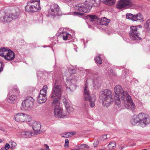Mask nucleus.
<instances>
[{
	"label": "nucleus",
	"instance_id": "nucleus-1",
	"mask_svg": "<svg viewBox=\"0 0 150 150\" xmlns=\"http://www.w3.org/2000/svg\"><path fill=\"white\" fill-rule=\"evenodd\" d=\"M115 94V102L116 105L122 108H127L134 110L136 106L131 96L128 93L124 91L119 85H116L114 87Z\"/></svg>",
	"mask_w": 150,
	"mask_h": 150
},
{
	"label": "nucleus",
	"instance_id": "nucleus-2",
	"mask_svg": "<svg viewBox=\"0 0 150 150\" xmlns=\"http://www.w3.org/2000/svg\"><path fill=\"white\" fill-rule=\"evenodd\" d=\"M131 123L134 126L138 124L141 127H144L150 123V117L146 113H140L133 116Z\"/></svg>",
	"mask_w": 150,
	"mask_h": 150
},
{
	"label": "nucleus",
	"instance_id": "nucleus-3",
	"mask_svg": "<svg viewBox=\"0 0 150 150\" xmlns=\"http://www.w3.org/2000/svg\"><path fill=\"white\" fill-rule=\"evenodd\" d=\"M99 98L100 100L101 101L103 106L105 107H108L110 106L113 103L114 101L111 91L108 89L100 91Z\"/></svg>",
	"mask_w": 150,
	"mask_h": 150
},
{
	"label": "nucleus",
	"instance_id": "nucleus-4",
	"mask_svg": "<svg viewBox=\"0 0 150 150\" xmlns=\"http://www.w3.org/2000/svg\"><path fill=\"white\" fill-rule=\"evenodd\" d=\"M100 3L99 0H86V3L79 4L76 5V9L80 12L88 13L92 8L91 5L98 6Z\"/></svg>",
	"mask_w": 150,
	"mask_h": 150
},
{
	"label": "nucleus",
	"instance_id": "nucleus-5",
	"mask_svg": "<svg viewBox=\"0 0 150 150\" xmlns=\"http://www.w3.org/2000/svg\"><path fill=\"white\" fill-rule=\"evenodd\" d=\"M62 92V86L60 85L56 84L53 85L51 94V98L53 101L52 105L59 103V100L60 98Z\"/></svg>",
	"mask_w": 150,
	"mask_h": 150
},
{
	"label": "nucleus",
	"instance_id": "nucleus-6",
	"mask_svg": "<svg viewBox=\"0 0 150 150\" xmlns=\"http://www.w3.org/2000/svg\"><path fill=\"white\" fill-rule=\"evenodd\" d=\"M40 0L30 1L28 3L25 8V11L28 12H36L40 9Z\"/></svg>",
	"mask_w": 150,
	"mask_h": 150
},
{
	"label": "nucleus",
	"instance_id": "nucleus-7",
	"mask_svg": "<svg viewBox=\"0 0 150 150\" xmlns=\"http://www.w3.org/2000/svg\"><path fill=\"white\" fill-rule=\"evenodd\" d=\"M87 80L85 83V86L84 87V97L85 100H89L90 105L91 107H93L95 105V102L96 100V96L94 95L90 96L89 91L88 88Z\"/></svg>",
	"mask_w": 150,
	"mask_h": 150
},
{
	"label": "nucleus",
	"instance_id": "nucleus-8",
	"mask_svg": "<svg viewBox=\"0 0 150 150\" xmlns=\"http://www.w3.org/2000/svg\"><path fill=\"white\" fill-rule=\"evenodd\" d=\"M52 105L54 107V116L58 118H63L67 117V113H65L63 109L60 106L59 103H55Z\"/></svg>",
	"mask_w": 150,
	"mask_h": 150
},
{
	"label": "nucleus",
	"instance_id": "nucleus-9",
	"mask_svg": "<svg viewBox=\"0 0 150 150\" xmlns=\"http://www.w3.org/2000/svg\"><path fill=\"white\" fill-rule=\"evenodd\" d=\"M14 119L18 122H27L31 120V117L28 115L23 113H19L16 114Z\"/></svg>",
	"mask_w": 150,
	"mask_h": 150
},
{
	"label": "nucleus",
	"instance_id": "nucleus-10",
	"mask_svg": "<svg viewBox=\"0 0 150 150\" xmlns=\"http://www.w3.org/2000/svg\"><path fill=\"white\" fill-rule=\"evenodd\" d=\"M87 17L91 22H94V23L95 24L97 23V22L99 21V23L100 24L106 25L110 21V19H108L105 17H103L100 20L96 15H89Z\"/></svg>",
	"mask_w": 150,
	"mask_h": 150
},
{
	"label": "nucleus",
	"instance_id": "nucleus-11",
	"mask_svg": "<svg viewBox=\"0 0 150 150\" xmlns=\"http://www.w3.org/2000/svg\"><path fill=\"white\" fill-rule=\"evenodd\" d=\"M34 101V99L32 97L27 98L22 103V108L25 110H30L33 106Z\"/></svg>",
	"mask_w": 150,
	"mask_h": 150
},
{
	"label": "nucleus",
	"instance_id": "nucleus-12",
	"mask_svg": "<svg viewBox=\"0 0 150 150\" xmlns=\"http://www.w3.org/2000/svg\"><path fill=\"white\" fill-rule=\"evenodd\" d=\"M129 35L130 38L132 40H138L141 39L137 26H134L130 27Z\"/></svg>",
	"mask_w": 150,
	"mask_h": 150
},
{
	"label": "nucleus",
	"instance_id": "nucleus-13",
	"mask_svg": "<svg viewBox=\"0 0 150 150\" xmlns=\"http://www.w3.org/2000/svg\"><path fill=\"white\" fill-rule=\"evenodd\" d=\"M30 125L33 130V134H38L41 133L42 131L41 130V125L39 122L33 121L30 123Z\"/></svg>",
	"mask_w": 150,
	"mask_h": 150
},
{
	"label": "nucleus",
	"instance_id": "nucleus-14",
	"mask_svg": "<svg viewBox=\"0 0 150 150\" xmlns=\"http://www.w3.org/2000/svg\"><path fill=\"white\" fill-rule=\"evenodd\" d=\"M18 15L16 14L15 15L11 14H10L6 13L3 17H1V14H0V21L4 22H10L13 20H14L18 18Z\"/></svg>",
	"mask_w": 150,
	"mask_h": 150
},
{
	"label": "nucleus",
	"instance_id": "nucleus-15",
	"mask_svg": "<svg viewBox=\"0 0 150 150\" xmlns=\"http://www.w3.org/2000/svg\"><path fill=\"white\" fill-rule=\"evenodd\" d=\"M126 17L127 18L133 21L142 22L144 21L143 16L140 13L135 15H133L131 13H128L126 14Z\"/></svg>",
	"mask_w": 150,
	"mask_h": 150
},
{
	"label": "nucleus",
	"instance_id": "nucleus-16",
	"mask_svg": "<svg viewBox=\"0 0 150 150\" xmlns=\"http://www.w3.org/2000/svg\"><path fill=\"white\" fill-rule=\"evenodd\" d=\"M60 8L57 4H53L51 6L48 10V14L49 16H58L60 11Z\"/></svg>",
	"mask_w": 150,
	"mask_h": 150
},
{
	"label": "nucleus",
	"instance_id": "nucleus-17",
	"mask_svg": "<svg viewBox=\"0 0 150 150\" xmlns=\"http://www.w3.org/2000/svg\"><path fill=\"white\" fill-rule=\"evenodd\" d=\"M131 4V0H120L117 2L116 7L118 9H122L130 5Z\"/></svg>",
	"mask_w": 150,
	"mask_h": 150
},
{
	"label": "nucleus",
	"instance_id": "nucleus-18",
	"mask_svg": "<svg viewBox=\"0 0 150 150\" xmlns=\"http://www.w3.org/2000/svg\"><path fill=\"white\" fill-rule=\"evenodd\" d=\"M15 56L14 53L11 50H8L6 54L5 55L4 58L7 61H12L13 60Z\"/></svg>",
	"mask_w": 150,
	"mask_h": 150
},
{
	"label": "nucleus",
	"instance_id": "nucleus-19",
	"mask_svg": "<svg viewBox=\"0 0 150 150\" xmlns=\"http://www.w3.org/2000/svg\"><path fill=\"white\" fill-rule=\"evenodd\" d=\"M33 134V133L31 132L27 131L19 132L18 134L21 137L28 138L31 137Z\"/></svg>",
	"mask_w": 150,
	"mask_h": 150
},
{
	"label": "nucleus",
	"instance_id": "nucleus-20",
	"mask_svg": "<svg viewBox=\"0 0 150 150\" xmlns=\"http://www.w3.org/2000/svg\"><path fill=\"white\" fill-rule=\"evenodd\" d=\"M47 100L46 96L39 95L37 99V101L40 103H42L45 102Z\"/></svg>",
	"mask_w": 150,
	"mask_h": 150
},
{
	"label": "nucleus",
	"instance_id": "nucleus-21",
	"mask_svg": "<svg viewBox=\"0 0 150 150\" xmlns=\"http://www.w3.org/2000/svg\"><path fill=\"white\" fill-rule=\"evenodd\" d=\"M65 108L66 110L65 111V112L66 114L67 113V117L69 116V113L73 111L74 109L71 106L69 105V104L68 105H66Z\"/></svg>",
	"mask_w": 150,
	"mask_h": 150
},
{
	"label": "nucleus",
	"instance_id": "nucleus-22",
	"mask_svg": "<svg viewBox=\"0 0 150 150\" xmlns=\"http://www.w3.org/2000/svg\"><path fill=\"white\" fill-rule=\"evenodd\" d=\"M8 50H7L4 47H1L0 48V56L3 57L4 58L5 55L6 54Z\"/></svg>",
	"mask_w": 150,
	"mask_h": 150
},
{
	"label": "nucleus",
	"instance_id": "nucleus-23",
	"mask_svg": "<svg viewBox=\"0 0 150 150\" xmlns=\"http://www.w3.org/2000/svg\"><path fill=\"white\" fill-rule=\"evenodd\" d=\"M47 86V85L43 86L42 88L40 91L39 95L46 96Z\"/></svg>",
	"mask_w": 150,
	"mask_h": 150
},
{
	"label": "nucleus",
	"instance_id": "nucleus-24",
	"mask_svg": "<svg viewBox=\"0 0 150 150\" xmlns=\"http://www.w3.org/2000/svg\"><path fill=\"white\" fill-rule=\"evenodd\" d=\"M73 81V80H67L66 81L65 85L67 88H69L71 89L73 88V86L75 87V85L73 84H71V83Z\"/></svg>",
	"mask_w": 150,
	"mask_h": 150
},
{
	"label": "nucleus",
	"instance_id": "nucleus-25",
	"mask_svg": "<svg viewBox=\"0 0 150 150\" xmlns=\"http://www.w3.org/2000/svg\"><path fill=\"white\" fill-rule=\"evenodd\" d=\"M16 99V97L15 96L12 95L7 100V101L8 103H12Z\"/></svg>",
	"mask_w": 150,
	"mask_h": 150
},
{
	"label": "nucleus",
	"instance_id": "nucleus-26",
	"mask_svg": "<svg viewBox=\"0 0 150 150\" xmlns=\"http://www.w3.org/2000/svg\"><path fill=\"white\" fill-rule=\"evenodd\" d=\"M116 0H105V3L107 5H111L115 4Z\"/></svg>",
	"mask_w": 150,
	"mask_h": 150
},
{
	"label": "nucleus",
	"instance_id": "nucleus-27",
	"mask_svg": "<svg viewBox=\"0 0 150 150\" xmlns=\"http://www.w3.org/2000/svg\"><path fill=\"white\" fill-rule=\"evenodd\" d=\"M116 144L115 142H112L108 145V147L109 149H112L116 147Z\"/></svg>",
	"mask_w": 150,
	"mask_h": 150
},
{
	"label": "nucleus",
	"instance_id": "nucleus-28",
	"mask_svg": "<svg viewBox=\"0 0 150 150\" xmlns=\"http://www.w3.org/2000/svg\"><path fill=\"white\" fill-rule=\"evenodd\" d=\"M63 39L64 40H66L68 38L71 36V35L67 32H64L63 33Z\"/></svg>",
	"mask_w": 150,
	"mask_h": 150
},
{
	"label": "nucleus",
	"instance_id": "nucleus-29",
	"mask_svg": "<svg viewBox=\"0 0 150 150\" xmlns=\"http://www.w3.org/2000/svg\"><path fill=\"white\" fill-rule=\"evenodd\" d=\"M9 144L10 146V148L12 149H13L17 145V144L13 141H10Z\"/></svg>",
	"mask_w": 150,
	"mask_h": 150
},
{
	"label": "nucleus",
	"instance_id": "nucleus-30",
	"mask_svg": "<svg viewBox=\"0 0 150 150\" xmlns=\"http://www.w3.org/2000/svg\"><path fill=\"white\" fill-rule=\"evenodd\" d=\"M145 26L147 30H150V19L146 21Z\"/></svg>",
	"mask_w": 150,
	"mask_h": 150
},
{
	"label": "nucleus",
	"instance_id": "nucleus-31",
	"mask_svg": "<svg viewBox=\"0 0 150 150\" xmlns=\"http://www.w3.org/2000/svg\"><path fill=\"white\" fill-rule=\"evenodd\" d=\"M95 60L97 63L99 64H101L102 63V59L99 56L96 57L95 58Z\"/></svg>",
	"mask_w": 150,
	"mask_h": 150
},
{
	"label": "nucleus",
	"instance_id": "nucleus-32",
	"mask_svg": "<svg viewBox=\"0 0 150 150\" xmlns=\"http://www.w3.org/2000/svg\"><path fill=\"white\" fill-rule=\"evenodd\" d=\"M89 146L86 144H83L80 145L79 147V149H83L85 148H88Z\"/></svg>",
	"mask_w": 150,
	"mask_h": 150
},
{
	"label": "nucleus",
	"instance_id": "nucleus-33",
	"mask_svg": "<svg viewBox=\"0 0 150 150\" xmlns=\"http://www.w3.org/2000/svg\"><path fill=\"white\" fill-rule=\"evenodd\" d=\"M62 102L64 105L65 106L66 105H68L69 104L68 103V101L67 99L65 98H64L62 99Z\"/></svg>",
	"mask_w": 150,
	"mask_h": 150
},
{
	"label": "nucleus",
	"instance_id": "nucleus-34",
	"mask_svg": "<svg viewBox=\"0 0 150 150\" xmlns=\"http://www.w3.org/2000/svg\"><path fill=\"white\" fill-rule=\"evenodd\" d=\"M68 132H65L64 133H62L61 134V135L62 137L65 138H68Z\"/></svg>",
	"mask_w": 150,
	"mask_h": 150
},
{
	"label": "nucleus",
	"instance_id": "nucleus-35",
	"mask_svg": "<svg viewBox=\"0 0 150 150\" xmlns=\"http://www.w3.org/2000/svg\"><path fill=\"white\" fill-rule=\"evenodd\" d=\"M65 144L64 146L65 147H69V140L67 139H65Z\"/></svg>",
	"mask_w": 150,
	"mask_h": 150
},
{
	"label": "nucleus",
	"instance_id": "nucleus-36",
	"mask_svg": "<svg viewBox=\"0 0 150 150\" xmlns=\"http://www.w3.org/2000/svg\"><path fill=\"white\" fill-rule=\"evenodd\" d=\"M74 14L76 15L79 16H82L83 15V13L78 12H76L74 13Z\"/></svg>",
	"mask_w": 150,
	"mask_h": 150
},
{
	"label": "nucleus",
	"instance_id": "nucleus-37",
	"mask_svg": "<svg viewBox=\"0 0 150 150\" xmlns=\"http://www.w3.org/2000/svg\"><path fill=\"white\" fill-rule=\"evenodd\" d=\"M5 150H8L9 148H10V146L9 144L6 143L4 147Z\"/></svg>",
	"mask_w": 150,
	"mask_h": 150
},
{
	"label": "nucleus",
	"instance_id": "nucleus-38",
	"mask_svg": "<svg viewBox=\"0 0 150 150\" xmlns=\"http://www.w3.org/2000/svg\"><path fill=\"white\" fill-rule=\"evenodd\" d=\"M107 138V136L106 134H104L100 137V139L102 140H104Z\"/></svg>",
	"mask_w": 150,
	"mask_h": 150
},
{
	"label": "nucleus",
	"instance_id": "nucleus-39",
	"mask_svg": "<svg viewBox=\"0 0 150 150\" xmlns=\"http://www.w3.org/2000/svg\"><path fill=\"white\" fill-rule=\"evenodd\" d=\"M99 141L98 140H96L94 141L93 143V145L94 147H96L98 144Z\"/></svg>",
	"mask_w": 150,
	"mask_h": 150
},
{
	"label": "nucleus",
	"instance_id": "nucleus-40",
	"mask_svg": "<svg viewBox=\"0 0 150 150\" xmlns=\"http://www.w3.org/2000/svg\"><path fill=\"white\" fill-rule=\"evenodd\" d=\"M4 67V64L3 63V62H0V69L1 68H2V71L3 70V68Z\"/></svg>",
	"mask_w": 150,
	"mask_h": 150
},
{
	"label": "nucleus",
	"instance_id": "nucleus-41",
	"mask_svg": "<svg viewBox=\"0 0 150 150\" xmlns=\"http://www.w3.org/2000/svg\"><path fill=\"white\" fill-rule=\"evenodd\" d=\"M69 72L71 74H73L76 72L75 70L74 69H71L69 70Z\"/></svg>",
	"mask_w": 150,
	"mask_h": 150
},
{
	"label": "nucleus",
	"instance_id": "nucleus-42",
	"mask_svg": "<svg viewBox=\"0 0 150 150\" xmlns=\"http://www.w3.org/2000/svg\"><path fill=\"white\" fill-rule=\"evenodd\" d=\"M88 105L86 103H83L82 105V107L84 108H86Z\"/></svg>",
	"mask_w": 150,
	"mask_h": 150
},
{
	"label": "nucleus",
	"instance_id": "nucleus-43",
	"mask_svg": "<svg viewBox=\"0 0 150 150\" xmlns=\"http://www.w3.org/2000/svg\"><path fill=\"white\" fill-rule=\"evenodd\" d=\"M45 146L46 148V150H50V149L49 148V147L48 146V145L47 144H45L44 145Z\"/></svg>",
	"mask_w": 150,
	"mask_h": 150
},
{
	"label": "nucleus",
	"instance_id": "nucleus-44",
	"mask_svg": "<svg viewBox=\"0 0 150 150\" xmlns=\"http://www.w3.org/2000/svg\"><path fill=\"white\" fill-rule=\"evenodd\" d=\"M69 132L71 134L72 136L74 134H75V133H76L75 132Z\"/></svg>",
	"mask_w": 150,
	"mask_h": 150
},
{
	"label": "nucleus",
	"instance_id": "nucleus-45",
	"mask_svg": "<svg viewBox=\"0 0 150 150\" xmlns=\"http://www.w3.org/2000/svg\"><path fill=\"white\" fill-rule=\"evenodd\" d=\"M68 137H70L72 136L71 134L69 132H68Z\"/></svg>",
	"mask_w": 150,
	"mask_h": 150
},
{
	"label": "nucleus",
	"instance_id": "nucleus-46",
	"mask_svg": "<svg viewBox=\"0 0 150 150\" xmlns=\"http://www.w3.org/2000/svg\"><path fill=\"white\" fill-rule=\"evenodd\" d=\"M63 0L64 1V2H68V1H71L72 0Z\"/></svg>",
	"mask_w": 150,
	"mask_h": 150
},
{
	"label": "nucleus",
	"instance_id": "nucleus-47",
	"mask_svg": "<svg viewBox=\"0 0 150 150\" xmlns=\"http://www.w3.org/2000/svg\"><path fill=\"white\" fill-rule=\"evenodd\" d=\"M16 91L17 92V94H19V90H18V89H16Z\"/></svg>",
	"mask_w": 150,
	"mask_h": 150
},
{
	"label": "nucleus",
	"instance_id": "nucleus-48",
	"mask_svg": "<svg viewBox=\"0 0 150 150\" xmlns=\"http://www.w3.org/2000/svg\"><path fill=\"white\" fill-rule=\"evenodd\" d=\"M0 150H5V149L4 147H2L1 148Z\"/></svg>",
	"mask_w": 150,
	"mask_h": 150
},
{
	"label": "nucleus",
	"instance_id": "nucleus-49",
	"mask_svg": "<svg viewBox=\"0 0 150 150\" xmlns=\"http://www.w3.org/2000/svg\"><path fill=\"white\" fill-rule=\"evenodd\" d=\"M2 71V68H1V69H0V73Z\"/></svg>",
	"mask_w": 150,
	"mask_h": 150
},
{
	"label": "nucleus",
	"instance_id": "nucleus-50",
	"mask_svg": "<svg viewBox=\"0 0 150 150\" xmlns=\"http://www.w3.org/2000/svg\"><path fill=\"white\" fill-rule=\"evenodd\" d=\"M2 142V140L1 139H0V143Z\"/></svg>",
	"mask_w": 150,
	"mask_h": 150
},
{
	"label": "nucleus",
	"instance_id": "nucleus-51",
	"mask_svg": "<svg viewBox=\"0 0 150 150\" xmlns=\"http://www.w3.org/2000/svg\"><path fill=\"white\" fill-rule=\"evenodd\" d=\"M123 147H122V148H121V149H123Z\"/></svg>",
	"mask_w": 150,
	"mask_h": 150
},
{
	"label": "nucleus",
	"instance_id": "nucleus-52",
	"mask_svg": "<svg viewBox=\"0 0 150 150\" xmlns=\"http://www.w3.org/2000/svg\"><path fill=\"white\" fill-rule=\"evenodd\" d=\"M73 150H78L77 149H74Z\"/></svg>",
	"mask_w": 150,
	"mask_h": 150
},
{
	"label": "nucleus",
	"instance_id": "nucleus-53",
	"mask_svg": "<svg viewBox=\"0 0 150 150\" xmlns=\"http://www.w3.org/2000/svg\"><path fill=\"white\" fill-rule=\"evenodd\" d=\"M100 150H104V149H101Z\"/></svg>",
	"mask_w": 150,
	"mask_h": 150
}]
</instances>
